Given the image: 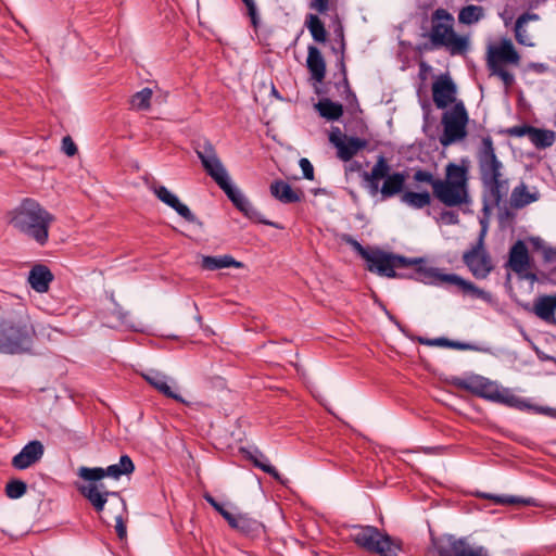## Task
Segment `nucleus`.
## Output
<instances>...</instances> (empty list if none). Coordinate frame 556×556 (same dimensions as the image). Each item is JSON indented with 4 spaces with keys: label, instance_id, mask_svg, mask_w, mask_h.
Masks as SVG:
<instances>
[{
    "label": "nucleus",
    "instance_id": "obj_48",
    "mask_svg": "<svg viewBox=\"0 0 556 556\" xmlns=\"http://www.w3.org/2000/svg\"><path fill=\"white\" fill-rule=\"evenodd\" d=\"M342 240L350 244L364 260H366L370 253L357 240L349 235H343Z\"/></svg>",
    "mask_w": 556,
    "mask_h": 556
},
{
    "label": "nucleus",
    "instance_id": "obj_32",
    "mask_svg": "<svg viewBox=\"0 0 556 556\" xmlns=\"http://www.w3.org/2000/svg\"><path fill=\"white\" fill-rule=\"evenodd\" d=\"M454 281V286H457L463 292L470 294L473 298L481 299L486 303L493 302V296L490 292L478 288L472 282L465 280L460 276L450 278Z\"/></svg>",
    "mask_w": 556,
    "mask_h": 556
},
{
    "label": "nucleus",
    "instance_id": "obj_10",
    "mask_svg": "<svg viewBox=\"0 0 556 556\" xmlns=\"http://www.w3.org/2000/svg\"><path fill=\"white\" fill-rule=\"evenodd\" d=\"M365 261L368 263V270L388 278L396 277V268L414 266L422 262L420 258L408 260L382 251L370 252Z\"/></svg>",
    "mask_w": 556,
    "mask_h": 556
},
{
    "label": "nucleus",
    "instance_id": "obj_29",
    "mask_svg": "<svg viewBox=\"0 0 556 556\" xmlns=\"http://www.w3.org/2000/svg\"><path fill=\"white\" fill-rule=\"evenodd\" d=\"M536 200H539V192L530 191L523 182L515 187L510 194V205L515 208H521Z\"/></svg>",
    "mask_w": 556,
    "mask_h": 556
},
{
    "label": "nucleus",
    "instance_id": "obj_16",
    "mask_svg": "<svg viewBox=\"0 0 556 556\" xmlns=\"http://www.w3.org/2000/svg\"><path fill=\"white\" fill-rule=\"evenodd\" d=\"M433 102L438 109H445L456 100V85L448 75H441L432 84Z\"/></svg>",
    "mask_w": 556,
    "mask_h": 556
},
{
    "label": "nucleus",
    "instance_id": "obj_56",
    "mask_svg": "<svg viewBox=\"0 0 556 556\" xmlns=\"http://www.w3.org/2000/svg\"><path fill=\"white\" fill-rule=\"evenodd\" d=\"M204 498L223 516V511H227L213 496L205 494Z\"/></svg>",
    "mask_w": 556,
    "mask_h": 556
},
{
    "label": "nucleus",
    "instance_id": "obj_6",
    "mask_svg": "<svg viewBox=\"0 0 556 556\" xmlns=\"http://www.w3.org/2000/svg\"><path fill=\"white\" fill-rule=\"evenodd\" d=\"M454 384L475 395L509 407L518 409L530 407L522 399L513 394L509 389L502 388L495 381H491L482 376L473 375L466 378H456Z\"/></svg>",
    "mask_w": 556,
    "mask_h": 556
},
{
    "label": "nucleus",
    "instance_id": "obj_26",
    "mask_svg": "<svg viewBox=\"0 0 556 556\" xmlns=\"http://www.w3.org/2000/svg\"><path fill=\"white\" fill-rule=\"evenodd\" d=\"M556 311V294L539 296L533 305L534 314L545 321H553Z\"/></svg>",
    "mask_w": 556,
    "mask_h": 556
},
{
    "label": "nucleus",
    "instance_id": "obj_50",
    "mask_svg": "<svg viewBox=\"0 0 556 556\" xmlns=\"http://www.w3.org/2000/svg\"><path fill=\"white\" fill-rule=\"evenodd\" d=\"M299 165L303 172L304 178H306L308 180H313L314 179V167H313L312 163L307 159L302 157L299 162Z\"/></svg>",
    "mask_w": 556,
    "mask_h": 556
},
{
    "label": "nucleus",
    "instance_id": "obj_12",
    "mask_svg": "<svg viewBox=\"0 0 556 556\" xmlns=\"http://www.w3.org/2000/svg\"><path fill=\"white\" fill-rule=\"evenodd\" d=\"M195 152L205 172L219 187L230 179L212 143L204 142L197 148Z\"/></svg>",
    "mask_w": 556,
    "mask_h": 556
},
{
    "label": "nucleus",
    "instance_id": "obj_43",
    "mask_svg": "<svg viewBox=\"0 0 556 556\" xmlns=\"http://www.w3.org/2000/svg\"><path fill=\"white\" fill-rule=\"evenodd\" d=\"M152 98V90L150 88H144L141 91L137 92L131 98V106L135 110H148L150 108V101Z\"/></svg>",
    "mask_w": 556,
    "mask_h": 556
},
{
    "label": "nucleus",
    "instance_id": "obj_14",
    "mask_svg": "<svg viewBox=\"0 0 556 556\" xmlns=\"http://www.w3.org/2000/svg\"><path fill=\"white\" fill-rule=\"evenodd\" d=\"M329 141L337 148L338 157L344 162L353 159L368 144L367 140L365 139L342 135L339 128H336L330 132Z\"/></svg>",
    "mask_w": 556,
    "mask_h": 556
},
{
    "label": "nucleus",
    "instance_id": "obj_42",
    "mask_svg": "<svg viewBox=\"0 0 556 556\" xmlns=\"http://www.w3.org/2000/svg\"><path fill=\"white\" fill-rule=\"evenodd\" d=\"M490 74L497 76L504 84L505 89L508 90L515 84V76L507 71L502 64H488Z\"/></svg>",
    "mask_w": 556,
    "mask_h": 556
},
{
    "label": "nucleus",
    "instance_id": "obj_15",
    "mask_svg": "<svg viewBox=\"0 0 556 556\" xmlns=\"http://www.w3.org/2000/svg\"><path fill=\"white\" fill-rule=\"evenodd\" d=\"M141 376L157 392L178 402H185L175 391L177 384L172 377L156 369H149L142 372Z\"/></svg>",
    "mask_w": 556,
    "mask_h": 556
},
{
    "label": "nucleus",
    "instance_id": "obj_47",
    "mask_svg": "<svg viewBox=\"0 0 556 556\" xmlns=\"http://www.w3.org/2000/svg\"><path fill=\"white\" fill-rule=\"evenodd\" d=\"M439 178H434L432 173L427 170H416L414 174V180L417 182H426L432 187V192L434 193V186Z\"/></svg>",
    "mask_w": 556,
    "mask_h": 556
},
{
    "label": "nucleus",
    "instance_id": "obj_45",
    "mask_svg": "<svg viewBox=\"0 0 556 556\" xmlns=\"http://www.w3.org/2000/svg\"><path fill=\"white\" fill-rule=\"evenodd\" d=\"M483 496L492 500L495 504H501V505H513V504L530 505V504H532V500L517 497V496L491 495V494H485Z\"/></svg>",
    "mask_w": 556,
    "mask_h": 556
},
{
    "label": "nucleus",
    "instance_id": "obj_20",
    "mask_svg": "<svg viewBox=\"0 0 556 556\" xmlns=\"http://www.w3.org/2000/svg\"><path fill=\"white\" fill-rule=\"evenodd\" d=\"M153 192L160 201L175 210L177 214H179L182 218L190 223L195 222V216L191 213L189 207L181 203L178 197L169 191L166 187H153Z\"/></svg>",
    "mask_w": 556,
    "mask_h": 556
},
{
    "label": "nucleus",
    "instance_id": "obj_9",
    "mask_svg": "<svg viewBox=\"0 0 556 556\" xmlns=\"http://www.w3.org/2000/svg\"><path fill=\"white\" fill-rule=\"evenodd\" d=\"M468 114L462 102L447 110L442 116L443 134L439 141L443 147H448L463 140L467 136L466 126Z\"/></svg>",
    "mask_w": 556,
    "mask_h": 556
},
{
    "label": "nucleus",
    "instance_id": "obj_37",
    "mask_svg": "<svg viewBox=\"0 0 556 556\" xmlns=\"http://www.w3.org/2000/svg\"><path fill=\"white\" fill-rule=\"evenodd\" d=\"M484 17V10L480 5L469 4L460 9L458 22L465 25L478 23Z\"/></svg>",
    "mask_w": 556,
    "mask_h": 556
},
{
    "label": "nucleus",
    "instance_id": "obj_31",
    "mask_svg": "<svg viewBox=\"0 0 556 556\" xmlns=\"http://www.w3.org/2000/svg\"><path fill=\"white\" fill-rule=\"evenodd\" d=\"M201 266L206 270H216L222 268L236 267L241 268L243 265L241 262L236 261L230 255L219 256H202Z\"/></svg>",
    "mask_w": 556,
    "mask_h": 556
},
{
    "label": "nucleus",
    "instance_id": "obj_53",
    "mask_svg": "<svg viewBox=\"0 0 556 556\" xmlns=\"http://www.w3.org/2000/svg\"><path fill=\"white\" fill-rule=\"evenodd\" d=\"M115 520H116L115 529H116L117 535L121 540H124L127 535L126 526L121 516H117Z\"/></svg>",
    "mask_w": 556,
    "mask_h": 556
},
{
    "label": "nucleus",
    "instance_id": "obj_38",
    "mask_svg": "<svg viewBox=\"0 0 556 556\" xmlns=\"http://www.w3.org/2000/svg\"><path fill=\"white\" fill-rule=\"evenodd\" d=\"M529 139L536 148H547L554 143L555 132L552 130L532 127Z\"/></svg>",
    "mask_w": 556,
    "mask_h": 556
},
{
    "label": "nucleus",
    "instance_id": "obj_36",
    "mask_svg": "<svg viewBox=\"0 0 556 556\" xmlns=\"http://www.w3.org/2000/svg\"><path fill=\"white\" fill-rule=\"evenodd\" d=\"M401 202L406 204L409 207L420 210L424 208L431 203V195L429 192H414V191H405L401 195Z\"/></svg>",
    "mask_w": 556,
    "mask_h": 556
},
{
    "label": "nucleus",
    "instance_id": "obj_44",
    "mask_svg": "<svg viewBox=\"0 0 556 556\" xmlns=\"http://www.w3.org/2000/svg\"><path fill=\"white\" fill-rule=\"evenodd\" d=\"M419 342L421 344L429 345V346L454 348V349H458V350H466L469 348V345L466 343L450 341L445 338H437V339L420 338Z\"/></svg>",
    "mask_w": 556,
    "mask_h": 556
},
{
    "label": "nucleus",
    "instance_id": "obj_21",
    "mask_svg": "<svg viewBox=\"0 0 556 556\" xmlns=\"http://www.w3.org/2000/svg\"><path fill=\"white\" fill-rule=\"evenodd\" d=\"M390 172V165L383 156H379L370 172L363 174L370 195L380 193L379 181Z\"/></svg>",
    "mask_w": 556,
    "mask_h": 556
},
{
    "label": "nucleus",
    "instance_id": "obj_17",
    "mask_svg": "<svg viewBox=\"0 0 556 556\" xmlns=\"http://www.w3.org/2000/svg\"><path fill=\"white\" fill-rule=\"evenodd\" d=\"M520 55L516 51L510 39H502L498 45L490 46L488 49V64L508 63L518 65Z\"/></svg>",
    "mask_w": 556,
    "mask_h": 556
},
{
    "label": "nucleus",
    "instance_id": "obj_5",
    "mask_svg": "<svg viewBox=\"0 0 556 556\" xmlns=\"http://www.w3.org/2000/svg\"><path fill=\"white\" fill-rule=\"evenodd\" d=\"M429 39L434 48H445L452 55H460L469 48V38L454 30V17L445 9H437L431 16Z\"/></svg>",
    "mask_w": 556,
    "mask_h": 556
},
{
    "label": "nucleus",
    "instance_id": "obj_28",
    "mask_svg": "<svg viewBox=\"0 0 556 556\" xmlns=\"http://www.w3.org/2000/svg\"><path fill=\"white\" fill-rule=\"evenodd\" d=\"M52 278L51 271L46 266L37 265L30 270L28 281L37 292H46Z\"/></svg>",
    "mask_w": 556,
    "mask_h": 556
},
{
    "label": "nucleus",
    "instance_id": "obj_13",
    "mask_svg": "<svg viewBox=\"0 0 556 556\" xmlns=\"http://www.w3.org/2000/svg\"><path fill=\"white\" fill-rule=\"evenodd\" d=\"M220 189L224 190V192L227 194V197L230 199V201L233 203V205L242 212L248 218L253 219L255 222L269 225L279 229H282L281 226H279L276 223L266 220L262 218L261 213L252 205V203L249 201V199L239 190L236 188L230 179L223 184L220 186Z\"/></svg>",
    "mask_w": 556,
    "mask_h": 556
},
{
    "label": "nucleus",
    "instance_id": "obj_54",
    "mask_svg": "<svg viewBox=\"0 0 556 556\" xmlns=\"http://www.w3.org/2000/svg\"><path fill=\"white\" fill-rule=\"evenodd\" d=\"M520 279L529 280L531 282H534L538 280V276L535 273L532 271V268H527L523 273L517 274Z\"/></svg>",
    "mask_w": 556,
    "mask_h": 556
},
{
    "label": "nucleus",
    "instance_id": "obj_55",
    "mask_svg": "<svg viewBox=\"0 0 556 556\" xmlns=\"http://www.w3.org/2000/svg\"><path fill=\"white\" fill-rule=\"evenodd\" d=\"M244 2V4L247 5L248 10H249V15L251 16L252 18V22L253 24H255V15H256V5H255V2L254 0H242Z\"/></svg>",
    "mask_w": 556,
    "mask_h": 556
},
{
    "label": "nucleus",
    "instance_id": "obj_25",
    "mask_svg": "<svg viewBox=\"0 0 556 556\" xmlns=\"http://www.w3.org/2000/svg\"><path fill=\"white\" fill-rule=\"evenodd\" d=\"M418 280L426 285L448 283L454 285L450 278L457 277L456 274H444L438 267H419L417 270Z\"/></svg>",
    "mask_w": 556,
    "mask_h": 556
},
{
    "label": "nucleus",
    "instance_id": "obj_41",
    "mask_svg": "<svg viewBox=\"0 0 556 556\" xmlns=\"http://www.w3.org/2000/svg\"><path fill=\"white\" fill-rule=\"evenodd\" d=\"M306 26L314 38L318 42H325L327 39V31L323 22L318 16L309 14L307 17Z\"/></svg>",
    "mask_w": 556,
    "mask_h": 556
},
{
    "label": "nucleus",
    "instance_id": "obj_3",
    "mask_svg": "<svg viewBox=\"0 0 556 556\" xmlns=\"http://www.w3.org/2000/svg\"><path fill=\"white\" fill-rule=\"evenodd\" d=\"M434 198L448 207H458L471 203L469 192V163L450 162L444 169V178L438 179L434 186Z\"/></svg>",
    "mask_w": 556,
    "mask_h": 556
},
{
    "label": "nucleus",
    "instance_id": "obj_23",
    "mask_svg": "<svg viewBox=\"0 0 556 556\" xmlns=\"http://www.w3.org/2000/svg\"><path fill=\"white\" fill-rule=\"evenodd\" d=\"M306 66L315 81L321 83L325 79L326 62L321 52L315 46H309L307 49Z\"/></svg>",
    "mask_w": 556,
    "mask_h": 556
},
{
    "label": "nucleus",
    "instance_id": "obj_51",
    "mask_svg": "<svg viewBox=\"0 0 556 556\" xmlns=\"http://www.w3.org/2000/svg\"><path fill=\"white\" fill-rule=\"evenodd\" d=\"M530 130H532V126H515L508 130L509 135L515 137H525L529 138Z\"/></svg>",
    "mask_w": 556,
    "mask_h": 556
},
{
    "label": "nucleus",
    "instance_id": "obj_24",
    "mask_svg": "<svg viewBox=\"0 0 556 556\" xmlns=\"http://www.w3.org/2000/svg\"><path fill=\"white\" fill-rule=\"evenodd\" d=\"M380 531L371 526H359L354 528L353 541L368 552H374Z\"/></svg>",
    "mask_w": 556,
    "mask_h": 556
},
{
    "label": "nucleus",
    "instance_id": "obj_33",
    "mask_svg": "<svg viewBox=\"0 0 556 556\" xmlns=\"http://www.w3.org/2000/svg\"><path fill=\"white\" fill-rule=\"evenodd\" d=\"M400 549L401 544L399 541L392 539L386 533L380 532L379 540L377 541L372 553H376L380 556H397Z\"/></svg>",
    "mask_w": 556,
    "mask_h": 556
},
{
    "label": "nucleus",
    "instance_id": "obj_30",
    "mask_svg": "<svg viewBox=\"0 0 556 556\" xmlns=\"http://www.w3.org/2000/svg\"><path fill=\"white\" fill-rule=\"evenodd\" d=\"M223 517L228 521L231 528L245 534L258 528V522L247 515H233L230 511H223Z\"/></svg>",
    "mask_w": 556,
    "mask_h": 556
},
{
    "label": "nucleus",
    "instance_id": "obj_1",
    "mask_svg": "<svg viewBox=\"0 0 556 556\" xmlns=\"http://www.w3.org/2000/svg\"><path fill=\"white\" fill-rule=\"evenodd\" d=\"M135 470V465L128 455H123L117 464L110 465L106 469L101 467H80L77 475L87 481L85 485H79L78 491L91 503L97 511H102L109 497L118 500L123 508L125 502L116 492L109 491L101 481L104 477L119 479L124 475H130Z\"/></svg>",
    "mask_w": 556,
    "mask_h": 556
},
{
    "label": "nucleus",
    "instance_id": "obj_40",
    "mask_svg": "<svg viewBox=\"0 0 556 556\" xmlns=\"http://www.w3.org/2000/svg\"><path fill=\"white\" fill-rule=\"evenodd\" d=\"M249 458L253 462V464L256 467H258L266 473L270 475L275 480L279 481L280 483H285L280 473L276 470L274 466L266 462V457L262 453H260L258 451H255V453H249Z\"/></svg>",
    "mask_w": 556,
    "mask_h": 556
},
{
    "label": "nucleus",
    "instance_id": "obj_2",
    "mask_svg": "<svg viewBox=\"0 0 556 556\" xmlns=\"http://www.w3.org/2000/svg\"><path fill=\"white\" fill-rule=\"evenodd\" d=\"M55 217L34 199H24L9 213V222L20 233L40 247L47 244Z\"/></svg>",
    "mask_w": 556,
    "mask_h": 556
},
{
    "label": "nucleus",
    "instance_id": "obj_39",
    "mask_svg": "<svg viewBox=\"0 0 556 556\" xmlns=\"http://www.w3.org/2000/svg\"><path fill=\"white\" fill-rule=\"evenodd\" d=\"M533 248L541 251L543 254L544 262L548 264L553 269H556V247L548 245L543 239L535 237L530 239Z\"/></svg>",
    "mask_w": 556,
    "mask_h": 556
},
{
    "label": "nucleus",
    "instance_id": "obj_58",
    "mask_svg": "<svg viewBox=\"0 0 556 556\" xmlns=\"http://www.w3.org/2000/svg\"><path fill=\"white\" fill-rule=\"evenodd\" d=\"M442 218L451 224H456L458 222L457 215L453 212L443 213Z\"/></svg>",
    "mask_w": 556,
    "mask_h": 556
},
{
    "label": "nucleus",
    "instance_id": "obj_11",
    "mask_svg": "<svg viewBox=\"0 0 556 556\" xmlns=\"http://www.w3.org/2000/svg\"><path fill=\"white\" fill-rule=\"evenodd\" d=\"M440 556H489L485 547L471 545L466 539L445 534L432 541Z\"/></svg>",
    "mask_w": 556,
    "mask_h": 556
},
{
    "label": "nucleus",
    "instance_id": "obj_8",
    "mask_svg": "<svg viewBox=\"0 0 556 556\" xmlns=\"http://www.w3.org/2000/svg\"><path fill=\"white\" fill-rule=\"evenodd\" d=\"M481 224L482 228L477 242L463 254V262L477 279H485L494 269L492 257L484 243L488 227L484 222Z\"/></svg>",
    "mask_w": 556,
    "mask_h": 556
},
{
    "label": "nucleus",
    "instance_id": "obj_49",
    "mask_svg": "<svg viewBox=\"0 0 556 556\" xmlns=\"http://www.w3.org/2000/svg\"><path fill=\"white\" fill-rule=\"evenodd\" d=\"M62 151L67 156H74L77 153V147L70 136H66L62 140Z\"/></svg>",
    "mask_w": 556,
    "mask_h": 556
},
{
    "label": "nucleus",
    "instance_id": "obj_52",
    "mask_svg": "<svg viewBox=\"0 0 556 556\" xmlns=\"http://www.w3.org/2000/svg\"><path fill=\"white\" fill-rule=\"evenodd\" d=\"M328 1L329 0H312L309 7L319 13H324L328 10Z\"/></svg>",
    "mask_w": 556,
    "mask_h": 556
},
{
    "label": "nucleus",
    "instance_id": "obj_19",
    "mask_svg": "<svg viewBox=\"0 0 556 556\" xmlns=\"http://www.w3.org/2000/svg\"><path fill=\"white\" fill-rule=\"evenodd\" d=\"M508 267L515 273H523L527 268L533 267L528 248L522 240H518L509 250Z\"/></svg>",
    "mask_w": 556,
    "mask_h": 556
},
{
    "label": "nucleus",
    "instance_id": "obj_35",
    "mask_svg": "<svg viewBox=\"0 0 556 556\" xmlns=\"http://www.w3.org/2000/svg\"><path fill=\"white\" fill-rule=\"evenodd\" d=\"M536 20H539V15L534 13H525L517 18L515 25V34L519 43L530 47L533 46L531 37L527 34L525 26L528 22Z\"/></svg>",
    "mask_w": 556,
    "mask_h": 556
},
{
    "label": "nucleus",
    "instance_id": "obj_46",
    "mask_svg": "<svg viewBox=\"0 0 556 556\" xmlns=\"http://www.w3.org/2000/svg\"><path fill=\"white\" fill-rule=\"evenodd\" d=\"M26 483L21 480H12L8 482L5 486L7 496L12 500L22 497L26 493Z\"/></svg>",
    "mask_w": 556,
    "mask_h": 556
},
{
    "label": "nucleus",
    "instance_id": "obj_22",
    "mask_svg": "<svg viewBox=\"0 0 556 556\" xmlns=\"http://www.w3.org/2000/svg\"><path fill=\"white\" fill-rule=\"evenodd\" d=\"M407 175L404 172H390L384 176L383 184L380 188V195L382 200L393 198L403 193Z\"/></svg>",
    "mask_w": 556,
    "mask_h": 556
},
{
    "label": "nucleus",
    "instance_id": "obj_4",
    "mask_svg": "<svg viewBox=\"0 0 556 556\" xmlns=\"http://www.w3.org/2000/svg\"><path fill=\"white\" fill-rule=\"evenodd\" d=\"M477 157L483 187L489 192L493 203L498 205L508 194L509 182L504 176L503 164L495 154L491 137L482 139V146Z\"/></svg>",
    "mask_w": 556,
    "mask_h": 556
},
{
    "label": "nucleus",
    "instance_id": "obj_27",
    "mask_svg": "<svg viewBox=\"0 0 556 556\" xmlns=\"http://www.w3.org/2000/svg\"><path fill=\"white\" fill-rule=\"evenodd\" d=\"M270 193L282 203H294L301 200V192L293 190L282 180H276L270 185Z\"/></svg>",
    "mask_w": 556,
    "mask_h": 556
},
{
    "label": "nucleus",
    "instance_id": "obj_34",
    "mask_svg": "<svg viewBox=\"0 0 556 556\" xmlns=\"http://www.w3.org/2000/svg\"><path fill=\"white\" fill-rule=\"evenodd\" d=\"M315 109L318 111L320 116L328 121H338L343 114V106L329 99H321L315 104Z\"/></svg>",
    "mask_w": 556,
    "mask_h": 556
},
{
    "label": "nucleus",
    "instance_id": "obj_59",
    "mask_svg": "<svg viewBox=\"0 0 556 556\" xmlns=\"http://www.w3.org/2000/svg\"><path fill=\"white\" fill-rule=\"evenodd\" d=\"M538 412L542 413V414H545V415H553V409L552 408H538Z\"/></svg>",
    "mask_w": 556,
    "mask_h": 556
},
{
    "label": "nucleus",
    "instance_id": "obj_57",
    "mask_svg": "<svg viewBox=\"0 0 556 556\" xmlns=\"http://www.w3.org/2000/svg\"><path fill=\"white\" fill-rule=\"evenodd\" d=\"M128 317H129V314L128 313H119V318H121V323L122 325L126 326V327H129V328H134L136 329V326L134 323L129 321L128 320Z\"/></svg>",
    "mask_w": 556,
    "mask_h": 556
},
{
    "label": "nucleus",
    "instance_id": "obj_7",
    "mask_svg": "<svg viewBox=\"0 0 556 556\" xmlns=\"http://www.w3.org/2000/svg\"><path fill=\"white\" fill-rule=\"evenodd\" d=\"M33 330L22 323L0 318V353L20 354L29 349Z\"/></svg>",
    "mask_w": 556,
    "mask_h": 556
},
{
    "label": "nucleus",
    "instance_id": "obj_18",
    "mask_svg": "<svg viewBox=\"0 0 556 556\" xmlns=\"http://www.w3.org/2000/svg\"><path fill=\"white\" fill-rule=\"evenodd\" d=\"M45 453L43 444L34 440L27 443L12 459V466L16 469H26L41 459Z\"/></svg>",
    "mask_w": 556,
    "mask_h": 556
}]
</instances>
